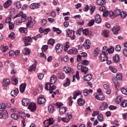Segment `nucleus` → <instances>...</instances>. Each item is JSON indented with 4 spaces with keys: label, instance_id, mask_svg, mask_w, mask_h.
<instances>
[{
    "label": "nucleus",
    "instance_id": "6e6552de",
    "mask_svg": "<svg viewBox=\"0 0 127 127\" xmlns=\"http://www.w3.org/2000/svg\"><path fill=\"white\" fill-rule=\"evenodd\" d=\"M103 50L105 51V53L108 55V54H112L114 53V51H115V49L114 47H111L110 49H108L107 47H103Z\"/></svg>",
    "mask_w": 127,
    "mask_h": 127
},
{
    "label": "nucleus",
    "instance_id": "e433bc0d",
    "mask_svg": "<svg viewBox=\"0 0 127 127\" xmlns=\"http://www.w3.org/2000/svg\"><path fill=\"white\" fill-rule=\"evenodd\" d=\"M54 32H57V34H61V33H62V31L60 30V29L58 28H56L55 27H54L53 28Z\"/></svg>",
    "mask_w": 127,
    "mask_h": 127
},
{
    "label": "nucleus",
    "instance_id": "39448f33",
    "mask_svg": "<svg viewBox=\"0 0 127 127\" xmlns=\"http://www.w3.org/2000/svg\"><path fill=\"white\" fill-rule=\"evenodd\" d=\"M107 53H106V51L105 50H102V53L100 54L101 60L102 62H105V61H108L109 58L108 57Z\"/></svg>",
    "mask_w": 127,
    "mask_h": 127
},
{
    "label": "nucleus",
    "instance_id": "2f4dec72",
    "mask_svg": "<svg viewBox=\"0 0 127 127\" xmlns=\"http://www.w3.org/2000/svg\"><path fill=\"white\" fill-rule=\"evenodd\" d=\"M19 31L21 33H27L28 32L27 30V28H24V27H20L19 28Z\"/></svg>",
    "mask_w": 127,
    "mask_h": 127
},
{
    "label": "nucleus",
    "instance_id": "bf43d9fd",
    "mask_svg": "<svg viewBox=\"0 0 127 127\" xmlns=\"http://www.w3.org/2000/svg\"><path fill=\"white\" fill-rule=\"evenodd\" d=\"M83 67H84V66H83V64L82 63H79L77 64V68L78 70H82Z\"/></svg>",
    "mask_w": 127,
    "mask_h": 127
},
{
    "label": "nucleus",
    "instance_id": "393cba45",
    "mask_svg": "<svg viewBox=\"0 0 127 127\" xmlns=\"http://www.w3.org/2000/svg\"><path fill=\"white\" fill-rule=\"evenodd\" d=\"M57 81V77H56V76L55 75H52L51 77V79H50V83L52 85L53 84H55V82Z\"/></svg>",
    "mask_w": 127,
    "mask_h": 127
},
{
    "label": "nucleus",
    "instance_id": "0eeeda50",
    "mask_svg": "<svg viewBox=\"0 0 127 127\" xmlns=\"http://www.w3.org/2000/svg\"><path fill=\"white\" fill-rule=\"evenodd\" d=\"M28 109H29L30 112H32V113L35 112V111H36V103L33 102L31 103L29 105Z\"/></svg>",
    "mask_w": 127,
    "mask_h": 127
},
{
    "label": "nucleus",
    "instance_id": "79ce46f5",
    "mask_svg": "<svg viewBox=\"0 0 127 127\" xmlns=\"http://www.w3.org/2000/svg\"><path fill=\"white\" fill-rule=\"evenodd\" d=\"M114 13H115V17H116V16H119V15H121V14L122 13V11H121V9H117L115 11Z\"/></svg>",
    "mask_w": 127,
    "mask_h": 127
},
{
    "label": "nucleus",
    "instance_id": "473e14b6",
    "mask_svg": "<svg viewBox=\"0 0 127 127\" xmlns=\"http://www.w3.org/2000/svg\"><path fill=\"white\" fill-rule=\"evenodd\" d=\"M93 78V76L92 74H87L86 76L84 77V80L85 81H91L92 78Z\"/></svg>",
    "mask_w": 127,
    "mask_h": 127
},
{
    "label": "nucleus",
    "instance_id": "c756f323",
    "mask_svg": "<svg viewBox=\"0 0 127 127\" xmlns=\"http://www.w3.org/2000/svg\"><path fill=\"white\" fill-rule=\"evenodd\" d=\"M19 118H21L23 120H25L26 119V117H25V113L23 112H18V113Z\"/></svg>",
    "mask_w": 127,
    "mask_h": 127
},
{
    "label": "nucleus",
    "instance_id": "338daca9",
    "mask_svg": "<svg viewBox=\"0 0 127 127\" xmlns=\"http://www.w3.org/2000/svg\"><path fill=\"white\" fill-rule=\"evenodd\" d=\"M54 105L57 107V108H60L63 106V104L60 102H57L56 104H54Z\"/></svg>",
    "mask_w": 127,
    "mask_h": 127
},
{
    "label": "nucleus",
    "instance_id": "864d4df0",
    "mask_svg": "<svg viewBox=\"0 0 127 127\" xmlns=\"http://www.w3.org/2000/svg\"><path fill=\"white\" fill-rule=\"evenodd\" d=\"M116 78L118 80H122V79L123 78V76H122V73L118 72L117 74Z\"/></svg>",
    "mask_w": 127,
    "mask_h": 127
},
{
    "label": "nucleus",
    "instance_id": "5701e85b",
    "mask_svg": "<svg viewBox=\"0 0 127 127\" xmlns=\"http://www.w3.org/2000/svg\"><path fill=\"white\" fill-rule=\"evenodd\" d=\"M22 104L24 107H27L29 104V99L27 98L23 99L22 100Z\"/></svg>",
    "mask_w": 127,
    "mask_h": 127
},
{
    "label": "nucleus",
    "instance_id": "de8ad7c7",
    "mask_svg": "<svg viewBox=\"0 0 127 127\" xmlns=\"http://www.w3.org/2000/svg\"><path fill=\"white\" fill-rule=\"evenodd\" d=\"M97 3L99 5H102V4H105L106 3V0H98Z\"/></svg>",
    "mask_w": 127,
    "mask_h": 127
},
{
    "label": "nucleus",
    "instance_id": "20e7f679",
    "mask_svg": "<svg viewBox=\"0 0 127 127\" xmlns=\"http://www.w3.org/2000/svg\"><path fill=\"white\" fill-rule=\"evenodd\" d=\"M23 41L24 43V46H28L30 45V42H32V38L30 36L24 37L23 38Z\"/></svg>",
    "mask_w": 127,
    "mask_h": 127
},
{
    "label": "nucleus",
    "instance_id": "a211bd4d",
    "mask_svg": "<svg viewBox=\"0 0 127 127\" xmlns=\"http://www.w3.org/2000/svg\"><path fill=\"white\" fill-rule=\"evenodd\" d=\"M11 3H12V0H7L3 4L4 8L9 7V6L11 5Z\"/></svg>",
    "mask_w": 127,
    "mask_h": 127
},
{
    "label": "nucleus",
    "instance_id": "aec40b11",
    "mask_svg": "<svg viewBox=\"0 0 127 127\" xmlns=\"http://www.w3.org/2000/svg\"><path fill=\"white\" fill-rule=\"evenodd\" d=\"M34 64L31 66L29 68V71L30 72H32V71H35V69H36V65H37V61L36 60L34 61Z\"/></svg>",
    "mask_w": 127,
    "mask_h": 127
},
{
    "label": "nucleus",
    "instance_id": "58836bf2",
    "mask_svg": "<svg viewBox=\"0 0 127 127\" xmlns=\"http://www.w3.org/2000/svg\"><path fill=\"white\" fill-rule=\"evenodd\" d=\"M11 117L13 119V120H18L19 119V117L18 116V114H16L15 113H13L11 115Z\"/></svg>",
    "mask_w": 127,
    "mask_h": 127
},
{
    "label": "nucleus",
    "instance_id": "a19ab883",
    "mask_svg": "<svg viewBox=\"0 0 127 127\" xmlns=\"http://www.w3.org/2000/svg\"><path fill=\"white\" fill-rule=\"evenodd\" d=\"M121 18H122L123 19H125L127 15V12L125 11H122L121 12V13L120 14Z\"/></svg>",
    "mask_w": 127,
    "mask_h": 127
},
{
    "label": "nucleus",
    "instance_id": "bb28decb",
    "mask_svg": "<svg viewBox=\"0 0 127 127\" xmlns=\"http://www.w3.org/2000/svg\"><path fill=\"white\" fill-rule=\"evenodd\" d=\"M48 111L50 113V114H53V113L55 112V109H54V107H53V105H50L48 106Z\"/></svg>",
    "mask_w": 127,
    "mask_h": 127
},
{
    "label": "nucleus",
    "instance_id": "f03ea898",
    "mask_svg": "<svg viewBox=\"0 0 127 127\" xmlns=\"http://www.w3.org/2000/svg\"><path fill=\"white\" fill-rule=\"evenodd\" d=\"M45 89L47 91H50V94H52V93H53V91L56 89V86L55 85H52L51 86V84L48 82L45 84Z\"/></svg>",
    "mask_w": 127,
    "mask_h": 127
},
{
    "label": "nucleus",
    "instance_id": "9d476101",
    "mask_svg": "<svg viewBox=\"0 0 127 127\" xmlns=\"http://www.w3.org/2000/svg\"><path fill=\"white\" fill-rule=\"evenodd\" d=\"M108 107L109 104H108V103L106 102H103L101 103L100 109V110H101V111H105V110H107V109H108Z\"/></svg>",
    "mask_w": 127,
    "mask_h": 127
},
{
    "label": "nucleus",
    "instance_id": "a18cd8bd",
    "mask_svg": "<svg viewBox=\"0 0 127 127\" xmlns=\"http://www.w3.org/2000/svg\"><path fill=\"white\" fill-rule=\"evenodd\" d=\"M6 106L4 103H1L0 104V111H4Z\"/></svg>",
    "mask_w": 127,
    "mask_h": 127
},
{
    "label": "nucleus",
    "instance_id": "37998d69",
    "mask_svg": "<svg viewBox=\"0 0 127 127\" xmlns=\"http://www.w3.org/2000/svg\"><path fill=\"white\" fill-rule=\"evenodd\" d=\"M97 119L99 122H104V117H103V115L99 114L97 116Z\"/></svg>",
    "mask_w": 127,
    "mask_h": 127
},
{
    "label": "nucleus",
    "instance_id": "6e6d98bb",
    "mask_svg": "<svg viewBox=\"0 0 127 127\" xmlns=\"http://www.w3.org/2000/svg\"><path fill=\"white\" fill-rule=\"evenodd\" d=\"M55 43V40L53 39H50L48 41V44H50L51 45H53Z\"/></svg>",
    "mask_w": 127,
    "mask_h": 127
},
{
    "label": "nucleus",
    "instance_id": "f257e3e1",
    "mask_svg": "<svg viewBox=\"0 0 127 127\" xmlns=\"http://www.w3.org/2000/svg\"><path fill=\"white\" fill-rule=\"evenodd\" d=\"M66 37H70V38L71 39V40H74L76 38V37L75 36V31L70 29H67L66 30Z\"/></svg>",
    "mask_w": 127,
    "mask_h": 127
},
{
    "label": "nucleus",
    "instance_id": "8fccbe9b",
    "mask_svg": "<svg viewBox=\"0 0 127 127\" xmlns=\"http://www.w3.org/2000/svg\"><path fill=\"white\" fill-rule=\"evenodd\" d=\"M100 50L101 49H100L99 48L95 49L94 50V55H95V56H98L100 53Z\"/></svg>",
    "mask_w": 127,
    "mask_h": 127
},
{
    "label": "nucleus",
    "instance_id": "a878e982",
    "mask_svg": "<svg viewBox=\"0 0 127 127\" xmlns=\"http://www.w3.org/2000/svg\"><path fill=\"white\" fill-rule=\"evenodd\" d=\"M67 111V107H62L60 109V113L61 115H64L65 113Z\"/></svg>",
    "mask_w": 127,
    "mask_h": 127
},
{
    "label": "nucleus",
    "instance_id": "c85d7f7f",
    "mask_svg": "<svg viewBox=\"0 0 127 127\" xmlns=\"http://www.w3.org/2000/svg\"><path fill=\"white\" fill-rule=\"evenodd\" d=\"M12 83L13 84V85H17L18 83V80L17 79V78H16V76H13L12 78Z\"/></svg>",
    "mask_w": 127,
    "mask_h": 127
},
{
    "label": "nucleus",
    "instance_id": "ddd939ff",
    "mask_svg": "<svg viewBox=\"0 0 127 127\" xmlns=\"http://www.w3.org/2000/svg\"><path fill=\"white\" fill-rule=\"evenodd\" d=\"M30 7L31 9L39 8L40 7V3H33L30 5Z\"/></svg>",
    "mask_w": 127,
    "mask_h": 127
},
{
    "label": "nucleus",
    "instance_id": "7ed1b4c3",
    "mask_svg": "<svg viewBox=\"0 0 127 127\" xmlns=\"http://www.w3.org/2000/svg\"><path fill=\"white\" fill-rule=\"evenodd\" d=\"M36 21L34 19H32V17H29L28 18V22L26 23V27L27 28H32L33 25L35 24Z\"/></svg>",
    "mask_w": 127,
    "mask_h": 127
},
{
    "label": "nucleus",
    "instance_id": "f704fd0d",
    "mask_svg": "<svg viewBox=\"0 0 127 127\" xmlns=\"http://www.w3.org/2000/svg\"><path fill=\"white\" fill-rule=\"evenodd\" d=\"M69 44H70V43L69 42H66L64 45V51L65 52H67L68 49L70 48V45H69Z\"/></svg>",
    "mask_w": 127,
    "mask_h": 127
},
{
    "label": "nucleus",
    "instance_id": "f8f14e48",
    "mask_svg": "<svg viewBox=\"0 0 127 127\" xmlns=\"http://www.w3.org/2000/svg\"><path fill=\"white\" fill-rule=\"evenodd\" d=\"M95 98L98 101H104L105 100V96L103 95V93H99L95 95Z\"/></svg>",
    "mask_w": 127,
    "mask_h": 127
},
{
    "label": "nucleus",
    "instance_id": "412c9836",
    "mask_svg": "<svg viewBox=\"0 0 127 127\" xmlns=\"http://www.w3.org/2000/svg\"><path fill=\"white\" fill-rule=\"evenodd\" d=\"M89 93H90V94H92L93 90H92V89L88 90L87 89H85L83 91V94L84 96H85L86 97H87V96L89 95Z\"/></svg>",
    "mask_w": 127,
    "mask_h": 127
},
{
    "label": "nucleus",
    "instance_id": "052dcab7",
    "mask_svg": "<svg viewBox=\"0 0 127 127\" xmlns=\"http://www.w3.org/2000/svg\"><path fill=\"white\" fill-rule=\"evenodd\" d=\"M48 49V45H44L42 47V51L43 52H45Z\"/></svg>",
    "mask_w": 127,
    "mask_h": 127
},
{
    "label": "nucleus",
    "instance_id": "4c0bfd02",
    "mask_svg": "<svg viewBox=\"0 0 127 127\" xmlns=\"http://www.w3.org/2000/svg\"><path fill=\"white\" fill-rule=\"evenodd\" d=\"M109 33H110V32L108 30H106L103 31L102 35L106 38H108V37H109Z\"/></svg>",
    "mask_w": 127,
    "mask_h": 127
},
{
    "label": "nucleus",
    "instance_id": "49530a36",
    "mask_svg": "<svg viewBox=\"0 0 127 127\" xmlns=\"http://www.w3.org/2000/svg\"><path fill=\"white\" fill-rule=\"evenodd\" d=\"M89 69L88 68V67L83 66V67H82V69H81V72H82V73H84V74H86L87 72H88Z\"/></svg>",
    "mask_w": 127,
    "mask_h": 127
},
{
    "label": "nucleus",
    "instance_id": "6ab92c4d",
    "mask_svg": "<svg viewBox=\"0 0 127 127\" xmlns=\"http://www.w3.org/2000/svg\"><path fill=\"white\" fill-rule=\"evenodd\" d=\"M25 88H26V84L25 83H22L20 84L19 87L20 92L21 93H24L25 91Z\"/></svg>",
    "mask_w": 127,
    "mask_h": 127
},
{
    "label": "nucleus",
    "instance_id": "680f3d73",
    "mask_svg": "<svg viewBox=\"0 0 127 127\" xmlns=\"http://www.w3.org/2000/svg\"><path fill=\"white\" fill-rule=\"evenodd\" d=\"M94 24H95V20H91L88 23V26H93Z\"/></svg>",
    "mask_w": 127,
    "mask_h": 127
},
{
    "label": "nucleus",
    "instance_id": "09e8293b",
    "mask_svg": "<svg viewBox=\"0 0 127 127\" xmlns=\"http://www.w3.org/2000/svg\"><path fill=\"white\" fill-rule=\"evenodd\" d=\"M26 18H27L26 14H24L23 13L21 16V21L22 22H24V21L26 20Z\"/></svg>",
    "mask_w": 127,
    "mask_h": 127
},
{
    "label": "nucleus",
    "instance_id": "c9c22d12",
    "mask_svg": "<svg viewBox=\"0 0 127 127\" xmlns=\"http://www.w3.org/2000/svg\"><path fill=\"white\" fill-rule=\"evenodd\" d=\"M112 81L114 83V85L115 88H118L119 81H118V79H117V77H113L112 78Z\"/></svg>",
    "mask_w": 127,
    "mask_h": 127
},
{
    "label": "nucleus",
    "instance_id": "ea45409f",
    "mask_svg": "<svg viewBox=\"0 0 127 127\" xmlns=\"http://www.w3.org/2000/svg\"><path fill=\"white\" fill-rule=\"evenodd\" d=\"M58 77L59 79H62L63 80V79H65V74L64 73L61 72L58 74Z\"/></svg>",
    "mask_w": 127,
    "mask_h": 127
},
{
    "label": "nucleus",
    "instance_id": "72a5a7b5",
    "mask_svg": "<svg viewBox=\"0 0 127 127\" xmlns=\"http://www.w3.org/2000/svg\"><path fill=\"white\" fill-rule=\"evenodd\" d=\"M113 61L115 63H119L120 62V56L119 55H116L113 57Z\"/></svg>",
    "mask_w": 127,
    "mask_h": 127
},
{
    "label": "nucleus",
    "instance_id": "774afa93",
    "mask_svg": "<svg viewBox=\"0 0 127 127\" xmlns=\"http://www.w3.org/2000/svg\"><path fill=\"white\" fill-rule=\"evenodd\" d=\"M121 92L124 95H127V89L125 88H121Z\"/></svg>",
    "mask_w": 127,
    "mask_h": 127
},
{
    "label": "nucleus",
    "instance_id": "7c9ffc66",
    "mask_svg": "<svg viewBox=\"0 0 127 127\" xmlns=\"http://www.w3.org/2000/svg\"><path fill=\"white\" fill-rule=\"evenodd\" d=\"M76 78L77 80H80V75L79 72L78 71H76L75 76L73 75L72 76V82H75V78Z\"/></svg>",
    "mask_w": 127,
    "mask_h": 127
},
{
    "label": "nucleus",
    "instance_id": "c03bdc74",
    "mask_svg": "<svg viewBox=\"0 0 127 127\" xmlns=\"http://www.w3.org/2000/svg\"><path fill=\"white\" fill-rule=\"evenodd\" d=\"M108 15H109V17L110 18H114L116 17V15H115V12H114V11H110V12H109Z\"/></svg>",
    "mask_w": 127,
    "mask_h": 127
},
{
    "label": "nucleus",
    "instance_id": "4468645a",
    "mask_svg": "<svg viewBox=\"0 0 127 127\" xmlns=\"http://www.w3.org/2000/svg\"><path fill=\"white\" fill-rule=\"evenodd\" d=\"M121 29V27L120 26H116L114 27H113L112 29V30L114 33V34H118L119 33V31H120V30Z\"/></svg>",
    "mask_w": 127,
    "mask_h": 127
},
{
    "label": "nucleus",
    "instance_id": "5fc2aeb1",
    "mask_svg": "<svg viewBox=\"0 0 127 127\" xmlns=\"http://www.w3.org/2000/svg\"><path fill=\"white\" fill-rule=\"evenodd\" d=\"M127 100H124L121 104V106L123 107V108H126V107H127Z\"/></svg>",
    "mask_w": 127,
    "mask_h": 127
},
{
    "label": "nucleus",
    "instance_id": "69168bd1",
    "mask_svg": "<svg viewBox=\"0 0 127 127\" xmlns=\"http://www.w3.org/2000/svg\"><path fill=\"white\" fill-rule=\"evenodd\" d=\"M109 15V11L106 10L104 11L103 13V17H107Z\"/></svg>",
    "mask_w": 127,
    "mask_h": 127
},
{
    "label": "nucleus",
    "instance_id": "e2e57ef3",
    "mask_svg": "<svg viewBox=\"0 0 127 127\" xmlns=\"http://www.w3.org/2000/svg\"><path fill=\"white\" fill-rule=\"evenodd\" d=\"M8 50V47L7 46L3 47L1 51L2 52H6L7 50Z\"/></svg>",
    "mask_w": 127,
    "mask_h": 127
},
{
    "label": "nucleus",
    "instance_id": "9b49d317",
    "mask_svg": "<svg viewBox=\"0 0 127 127\" xmlns=\"http://www.w3.org/2000/svg\"><path fill=\"white\" fill-rule=\"evenodd\" d=\"M64 70L66 74H73L74 73V70L73 68L69 67H64Z\"/></svg>",
    "mask_w": 127,
    "mask_h": 127
},
{
    "label": "nucleus",
    "instance_id": "b1692460",
    "mask_svg": "<svg viewBox=\"0 0 127 127\" xmlns=\"http://www.w3.org/2000/svg\"><path fill=\"white\" fill-rule=\"evenodd\" d=\"M18 93H19L18 88H16L15 90H12L11 92V96H12V97H16Z\"/></svg>",
    "mask_w": 127,
    "mask_h": 127
},
{
    "label": "nucleus",
    "instance_id": "dca6fc26",
    "mask_svg": "<svg viewBox=\"0 0 127 127\" xmlns=\"http://www.w3.org/2000/svg\"><path fill=\"white\" fill-rule=\"evenodd\" d=\"M46 102V99L43 97H40L38 99V104L39 105H43Z\"/></svg>",
    "mask_w": 127,
    "mask_h": 127
},
{
    "label": "nucleus",
    "instance_id": "f3484780",
    "mask_svg": "<svg viewBox=\"0 0 127 127\" xmlns=\"http://www.w3.org/2000/svg\"><path fill=\"white\" fill-rule=\"evenodd\" d=\"M83 46L85 49H90L91 46V43H90V40H87L85 41Z\"/></svg>",
    "mask_w": 127,
    "mask_h": 127
},
{
    "label": "nucleus",
    "instance_id": "603ef678",
    "mask_svg": "<svg viewBox=\"0 0 127 127\" xmlns=\"http://www.w3.org/2000/svg\"><path fill=\"white\" fill-rule=\"evenodd\" d=\"M24 50L26 51L25 53V55H30L31 51L28 48H25Z\"/></svg>",
    "mask_w": 127,
    "mask_h": 127
},
{
    "label": "nucleus",
    "instance_id": "1a4fd4ad",
    "mask_svg": "<svg viewBox=\"0 0 127 127\" xmlns=\"http://www.w3.org/2000/svg\"><path fill=\"white\" fill-rule=\"evenodd\" d=\"M67 54L76 55V54H78V50L76 48H72L67 51Z\"/></svg>",
    "mask_w": 127,
    "mask_h": 127
},
{
    "label": "nucleus",
    "instance_id": "4d7b16f0",
    "mask_svg": "<svg viewBox=\"0 0 127 127\" xmlns=\"http://www.w3.org/2000/svg\"><path fill=\"white\" fill-rule=\"evenodd\" d=\"M82 33L84 34V35H85L86 36H87V35H88V34H89V29H84L82 31Z\"/></svg>",
    "mask_w": 127,
    "mask_h": 127
},
{
    "label": "nucleus",
    "instance_id": "0e129e2a",
    "mask_svg": "<svg viewBox=\"0 0 127 127\" xmlns=\"http://www.w3.org/2000/svg\"><path fill=\"white\" fill-rule=\"evenodd\" d=\"M15 5L17 8H20L21 7V3L19 1H17Z\"/></svg>",
    "mask_w": 127,
    "mask_h": 127
},
{
    "label": "nucleus",
    "instance_id": "13d9d810",
    "mask_svg": "<svg viewBox=\"0 0 127 127\" xmlns=\"http://www.w3.org/2000/svg\"><path fill=\"white\" fill-rule=\"evenodd\" d=\"M109 69L113 73H117V69L113 66H110Z\"/></svg>",
    "mask_w": 127,
    "mask_h": 127
},
{
    "label": "nucleus",
    "instance_id": "cd10ccee",
    "mask_svg": "<svg viewBox=\"0 0 127 127\" xmlns=\"http://www.w3.org/2000/svg\"><path fill=\"white\" fill-rule=\"evenodd\" d=\"M77 103L79 106H84V105H85V99L79 98L77 100Z\"/></svg>",
    "mask_w": 127,
    "mask_h": 127
},
{
    "label": "nucleus",
    "instance_id": "2eb2a0df",
    "mask_svg": "<svg viewBox=\"0 0 127 127\" xmlns=\"http://www.w3.org/2000/svg\"><path fill=\"white\" fill-rule=\"evenodd\" d=\"M10 84V80H9V79H4L3 80V86L4 87V88H5V89H6V87H7V86H8V85H9Z\"/></svg>",
    "mask_w": 127,
    "mask_h": 127
},
{
    "label": "nucleus",
    "instance_id": "4be33fe9",
    "mask_svg": "<svg viewBox=\"0 0 127 127\" xmlns=\"http://www.w3.org/2000/svg\"><path fill=\"white\" fill-rule=\"evenodd\" d=\"M95 22L98 24L102 22V19H101V16L100 14H96L95 18Z\"/></svg>",
    "mask_w": 127,
    "mask_h": 127
},
{
    "label": "nucleus",
    "instance_id": "3c124183",
    "mask_svg": "<svg viewBox=\"0 0 127 127\" xmlns=\"http://www.w3.org/2000/svg\"><path fill=\"white\" fill-rule=\"evenodd\" d=\"M66 81L65 83L64 84V87H68L69 85H70V79L68 78L66 79Z\"/></svg>",
    "mask_w": 127,
    "mask_h": 127
},
{
    "label": "nucleus",
    "instance_id": "423d86ee",
    "mask_svg": "<svg viewBox=\"0 0 127 127\" xmlns=\"http://www.w3.org/2000/svg\"><path fill=\"white\" fill-rule=\"evenodd\" d=\"M54 124V121H53V118H50L44 122V126L45 127H49V126Z\"/></svg>",
    "mask_w": 127,
    "mask_h": 127
}]
</instances>
